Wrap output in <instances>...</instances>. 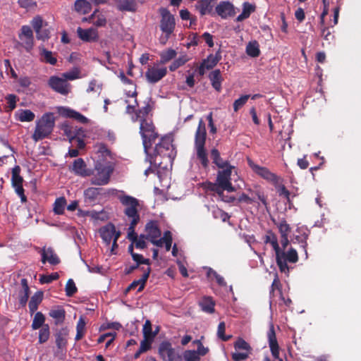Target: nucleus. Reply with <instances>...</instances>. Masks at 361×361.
<instances>
[{"mask_svg":"<svg viewBox=\"0 0 361 361\" xmlns=\"http://www.w3.org/2000/svg\"><path fill=\"white\" fill-rule=\"evenodd\" d=\"M183 359L185 361H200V357L195 350H185L182 356Z\"/></svg>","mask_w":361,"mask_h":361,"instance_id":"nucleus-52","label":"nucleus"},{"mask_svg":"<svg viewBox=\"0 0 361 361\" xmlns=\"http://www.w3.org/2000/svg\"><path fill=\"white\" fill-rule=\"evenodd\" d=\"M42 300H43V292L42 291H37V292L35 293V294L31 297L30 300L28 304L30 313L31 314H34L37 311L38 306L42 302Z\"/></svg>","mask_w":361,"mask_h":361,"instance_id":"nucleus-30","label":"nucleus"},{"mask_svg":"<svg viewBox=\"0 0 361 361\" xmlns=\"http://www.w3.org/2000/svg\"><path fill=\"white\" fill-rule=\"evenodd\" d=\"M59 278V275L57 272L51 273L49 275H41L39 278V282L42 284L50 283L54 281L57 280Z\"/></svg>","mask_w":361,"mask_h":361,"instance_id":"nucleus-59","label":"nucleus"},{"mask_svg":"<svg viewBox=\"0 0 361 361\" xmlns=\"http://www.w3.org/2000/svg\"><path fill=\"white\" fill-rule=\"evenodd\" d=\"M49 315L56 319V324H59L63 322L66 317V311L62 307H58L57 309L51 310L49 312Z\"/></svg>","mask_w":361,"mask_h":361,"instance_id":"nucleus-36","label":"nucleus"},{"mask_svg":"<svg viewBox=\"0 0 361 361\" xmlns=\"http://www.w3.org/2000/svg\"><path fill=\"white\" fill-rule=\"evenodd\" d=\"M203 187L205 190L209 191H212L216 192L217 195L222 194V190L221 188L219 187V184L216 183H212V182H205L203 183Z\"/></svg>","mask_w":361,"mask_h":361,"instance_id":"nucleus-57","label":"nucleus"},{"mask_svg":"<svg viewBox=\"0 0 361 361\" xmlns=\"http://www.w3.org/2000/svg\"><path fill=\"white\" fill-rule=\"evenodd\" d=\"M221 59V53L217 51L214 55L209 54L207 59L203 60L202 63L205 64L207 70H210L218 63Z\"/></svg>","mask_w":361,"mask_h":361,"instance_id":"nucleus-34","label":"nucleus"},{"mask_svg":"<svg viewBox=\"0 0 361 361\" xmlns=\"http://www.w3.org/2000/svg\"><path fill=\"white\" fill-rule=\"evenodd\" d=\"M71 171L75 175L82 177L89 176L92 174L91 171L87 169V165L82 158H78L73 161Z\"/></svg>","mask_w":361,"mask_h":361,"instance_id":"nucleus-22","label":"nucleus"},{"mask_svg":"<svg viewBox=\"0 0 361 361\" xmlns=\"http://www.w3.org/2000/svg\"><path fill=\"white\" fill-rule=\"evenodd\" d=\"M75 11L80 14H87L92 10L90 3L86 0H76L74 4Z\"/></svg>","mask_w":361,"mask_h":361,"instance_id":"nucleus-32","label":"nucleus"},{"mask_svg":"<svg viewBox=\"0 0 361 361\" xmlns=\"http://www.w3.org/2000/svg\"><path fill=\"white\" fill-rule=\"evenodd\" d=\"M225 331H226V324L224 322H221L218 325L217 336L223 341H228L231 338L232 336L225 335Z\"/></svg>","mask_w":361,"mask_h":361,"instance_id":"nucleus-55","label":"nucleus"},{"mask_svg":"<svg viewBox=\"0 0 361 361\" xmlns=\"http://www.w3.org/2000/svg\"><path fill=\"white\" fill-rule=\"evenodd\" d=\"M207 131L205 123L201 118L199 121L198 126L195 135V147L197 152V158L200 160L203 168L207 169L209 166V160L205 149Z\"/></svg>","mask_w":361,"mask_h":361,"instance_id":"nucleus-2","label":"nucleus"},{"mask_svg":"<svg viewBox=\"0 0 361 361\" xmlns=\"http://www.w3.org/2000/svg\"><path fill=\"white\" fill-rule=\"evenodd\" d=\"M188 61L189 59L187 55L181 56L172 62V63L169 67V70L171 71H175L179 67L183 66Z\"/></svg>","mask_w":361,"mask_h":361,"instance_id":"nucleus-46","label":"nucleus"},{"mask_svg":"<svg viewBox=\"0 0 361 361\" xmlns=\"http://www.w3.org/2000/svg\"><path fill=\"white\" fill-rule=\"evenodd\" d=\"M41 256L42 264L49 262L51 265H57L61 262L60 258L52 247H43L41 250Z\"/></svg>","mask_w":361,"mask_h":361,"instance_id":"nucleus-20","label":"nucleus"},{"mask_svg":"<svg viewBox=\"0 0 361 361\" xmlns=\"http://www.w3.org/2000/svg\"><path fill=\"white\" fill-rule=\"evenodd\" d=\"M161 16L159 27L162 32L172 34L176 27L174 16L166 8L161 7L159 9Z\"/></svg>","mask_w":361,"mask_h":361,"instance_id":"nucleus-8","label":"nucleus"},{"mask_svg":"<svg viewBox=\"0 0 361 361\" xmlns=\"http://www.w3.org/2000/svg\"><path fill=\"white\" fill-rule=\"evenodd\" d=\"M49 87L54 92L67 95L71 90V85L63 78L52 75L48 80Z\"/></svg>","mask_w":361,"mask_h":361,"instance_id":"nucleus-9","label":"nucleus"},{"mask_svg":"<svg viewBox=\"0 0 361 361\" xmlns=\"http://www.w3.org/2000/svg\"><path fill=\"white\" fill-rule=\"evenodd\" d=\"M61 130H63L64 135L67 136L69 141L72 142L76 138L78 134L79 133V130L81 129L77 130L72 126H69L68 123H64L61 125Z\"/></svg>","mask_w":361,"mask_h":361,"instance_id":"nucleus-35","label":"nucleus"},{"mask_svg":"<svg viewBox=\"0 0 361 361\" xmlns=\"http://www.w3.org/2000/svg\"><path fill=\"white\" fill-rule=\"evenodd\" d=\"M20 284L22 286V290L19 292V302L23 307H25L29 298L30 288L26 279H22Z\"/></svg>","mask_w":361,"mask_h":361,"instance_id":"nucleus-28","label":"nucleus"},{"mask_svg":"<svg viewBox=\"0 0 361 361\" xmlns=\"http://www.w3.org/2000/svg\"><path fill=\"white\" fill-rule=\"evenodd\" d=\"M176 51L173 49H169L166 51H163L160 53V63L165 64L174 59L176 56Z\"/></svg>","mask_w":361,"mask_h":361,"instance_id":"nucleus-45","label":"nucleus"},{"mask_svg":"<svg viewBox=\"0 0 361 361\" xmlns=\"http://www.w3.org/2000/svg\"><path fill=\"white\" fill-rule=\"evenodd\" d=\"M154 128L152 121L146 118L140 120V133L142 138L144 149L147 156H149V149L158 137V134L154 131Z\"/></svg>","mask_w":361,"mask_h":361,"instance_id":"nucleus-4","label":"nucleus"},{"mask_svg":"<svg viewBox=\"0 0 361 361\" xmlns=\"http://www.w3.org/2000/svg\"><path fill=\"white\" fill-rule=\"evenodd\" d=\"M233 169H234V166H228L226 169L219 170L217 173L216 182L223 190L228 192H233L235 190L231 182Z\"/></svg>","mask_w":361,"mask_h":361,"instance_id":"nucleus-10","label":"nucleus"},{"mask_svg":"<svg viewBox=\"0 0 361 361\" xmlns=\"http://www.w3.org/2000/svg\"><path fill=\"white\" fill-rule=\"evenodd\" d=\"M256 6L249 2H244L243 4V12L236 18V21L241 22L250 17L252 13L255 12Z\"/></svg>","mask_w":361,"mask_h":361,"instance_id":"nucleus-31","label":"nucleus"},{"mask_svg":"<svg viewBox=\"0 0 361 361\" xmlns=\"http://www.w3.org/2000/svg\"><path fill=\"white\" fill-rule=\"evenodd\" d=\"M112 172L113 168L111 166L97 163L94 166V172L92 173L93 176L90 180L91 184L95 185H106L109 182Z\"/></svg>","mask_w":361,"mask_h":361,"instance_id":"nucleus-5","label":"nucleus"},{"mask_svg":"<svg viewBox=\"0 0 361 361\" xmlns=\"http://www.w3.org/2000/svg\"><path fill=\"white\" fill-rule=\"evenodd\" d=\"M307 238H308V235L307 233H304L300 235H296L293 239L294 243H297L300 245V247L304 250L306 256L307 255Z\"/></svg>","mask_w":361,"mask_h":361,"instance_id":"nucleus-50","label":"nucleus"},{"mask_svg":"<svg viewBox=\"0 0 361 361\" xmlns=\"http://www.w3.org/2000/svg\"><path fill=\"white\" fill-rule=\"evenodd\" d=\"M267 338L270 350L273 357L275 359H279L280 361H282V360L279 358V346L273 324H271L267 332Z\"/></svg>","mask_w":361,"mask_h":361,"instance_id":"nucleus-18","label":"nucleus"},{"mask_svg":"<svg viewBox=\"0 0 361 361\" xmlns=\"http://www.w3.org/2000/svg\"><path fill=\"white\" fill-rule=\"evenodd\" d=\"M121 203L126 207L124 214L132 220L140 221V215L138 214L137 207L139 206L138 200L130 195H123L119 197Z\"/></svg>","mask_w":361,"mask_h":361,"instance_id":"nucleus-7","label":"nucleus"},{"mask_svg":"<svg viewBox=\"0 0 361 361\" xmlns=\"http://www.w3.org/2000/svg\"><path fill=\"white\" fill-rule=\"evenodd\" d=\"M248 164L252 171L262 178L274 185L279 183V177L276 174L272 173L268 168L260 166L255 164L250 159H248Z\"/></svg>","mask_w":361,"mask_h":361,"instance_id":"nucleus-12","label":"nucleus"},{"mask_svg":"<svg viewBox=\"0 0 361 361\" xmlns=\"http://www.w3.org/2000/svg\"><path fill=\"white\" fill-rule=\"evenodd\" d=\"M140 270L143 271L142 277L138 280L133 281L125 290V293L127 294L130 290H134L137 286H139L137 292H141L145 286L149 276L151 272V267H147L146 269L144 267L140 268Z\"/></svg>","mask_w":361,"mask_h":361,"instance_id":"nucleus-17","label":"nucleus"},{"mask_svg":"<svg viewBox=\"0 0 361 361\" xmlns=\"http://www.w3.org/2000/svg\"><path fill=\"white\" fill-rule=\"evenodd\" d=\"M102 188H88L84 191V196L90 202H94L100 195Z\"/></svg>","mask_w":361,"mask_h":361,"instance_id":"nucleus-41","label":"nucleus"},{"mask_svg":"<svg viewBox=\"0 0 361 361\" xmlns=\"http://www.w3.org/2000/svg\"><path fill=\"white\" fill-rule=\"evenodd\" d=\"M209 78L213 88L218 92H220L221 90V82L223 81L220 70L216 69L212 71L209 75Z\"/></svg>","mask_w":361,"mask_h":361,"instance_id":"nucleus-27","label":"nucleus"},{"mask_svg":"<svg viewBox=\"0 0 361 361\" xmlns=\"http://www.w3.org/2000/svg\"><path fill=\"white\" fill-rule=\"evenodd\" d=\"M116 8L120 11H135V0H115Z\"/></svg>","mask_w":361,"mask_h":361,"instance_id":"nucleus-29","label":"nucleus"},{"mask_svg":"<svg viewBox=\"0 0 361 361\" xmlns=\"http://www.w3.org/2000/svg\"><path fill=\"white\" fill-rule=\"evenodd\" d=\"M210 157L212 160V163L219 169H224L228 166H232L228 160H224L221 158L219 151L216 148H213L211 150Z\"/></svg>","mask_w":361,"mask_h":361,"instance_id":"nucleus-25","label":"nucleus"},{"mask_svg":"<svg viewBox=\"0 0 361 361\" xmlns=\"http://www.w3.org/2000/svg\"><path fill=\"white\" fill-rule=\"evenodd\" d=\"M234 348L235 350H243L250 353L252 350V348L250 344L242 338H238L234 343Z\"/></svg>","mask_w":361,"mask_h":361,"instance_id":"nucleus-49","label":"nucleus"},{"mask_svg":"<svg viewBox=\"0 0 361 361\" xmlns=\"http://www.w3.org/2000/svg\"><path fill=\"white\" fill-rule=\"evenodd\" d=\"M276 264L281 272L288 274L289 267L287 262L290 263H296L298 261V255L295 249L290 248L288 252L282 251L280 248L279 252L276 254Z\"/></svg>","mask_w":361,"mask_h":361,"instance_id":"nucleus-6","label":"nucleus"},{"mask_svg":"<svg viewBox=\"0 0 361 361\" xmlns=\"http://www.w3.org/2000/svg\"><path fill=\"white\" fill-rule=\"evenodd\" d=\"M50 336L49 326L45 324L40 329L39 331V343H44L47 342Z\"/></svg>","mask_w":361,"mask_h":361,"instance_id":"nucleus-51","label":"nucleus"},{"mask_svg":"<svg viewBox=\"0 0 361 361\" xmlns=\"http://www.w3.org/2000/svg\"><path fill=\"white\" fill-rule=\"evenodd\" d=\"M159 353L161 357L167 361H182V356L172 348L171 343L169 341L160 344Z\"/></svg>","mask_w":361,"mask_h":361,"instance_id":"nucleus-13","label":"nucleus"},{"mask_svg":"<svg viewBox=\"0 0 361 361\" xmlns=\"http://www.w3.org/2000/svg\"><path fill=\"white\" fill-rule=\"evenodd\" d=\"M246 54L252 58L258 57L260 54L259 43L254 40L250 42L246 46Z\"/></svg>","mask_w":361,"mask_h":361,"instance_id":"nucleus-37","label":"nucleus"},{"mask_svg":"<svg viewBox=\"0 0 361 361\" xmlns=\"http://www.w3.org/2000/svg\"><path fill=\"white\" fill-rule=\"evenodd\" d=\"M69 330L67 327H63L58 330L55 334L56 345L59 350H63L66 348L68 343V336Z\"/></svg>","mask_w":361,"mask_h":361,"instance_id":"nucleus-24","label":"nucleus"},{"mask_svg":"<svg viewBox=\"0 0 361 361\" xmlns=\"http://www.w3.org/2000/svg\"><path fill=\"white\" fill-rule=\"evenodd\" d=\"M201 310L209 314H212L215 311V301L211 296H204L198 302Z\"/></svg>","mask_w":361,"mask_h":361,"instance_id":"nucleus-26","label":"nucleus"},{"mask_svg":"<svg viewBox=\"0 0 361 361\" xmlns=\"http://www.w3.org/2000/svg\"><path fill=\"white\" fill-rule=\"evenodd\" d=\"M216 3L217 0H198L195 8L202 16L206 15L214 16H215L214 8H215Z\"/></svg>","mask_w":361,"mask_h":361,"instance_id":"nucleus-16","label":"nucleus"},{"mask_svg":"<svg viewBox=\"0 0 361 361\" xmlns=\"http://www.w3.org/2000/svg\"><path fill=\"white\" fill-rule=\"evenodd\" d=\"M264 242L266 244H271L276 254L279 252L280 247L278 243L277 236L271 231L269 230L267 232V234L264 238Z\"/></svg>","mask_w":361,"mask_h":361,"instance_id":"nucleus-33","label":"nucleus"},{"mask_svg":"<svg viewBox=\"0 0 361 361\" xmlns=\"http://www.w3.org/2000/svg\"><path fill=\"white\" fill-rule=\"evenodd\" d=\"M132 258L139 266L140 264H146L147 265V267H150V260L149 259L144 258V257L142 255L137 253L133 254Z\"/></svg>","mask_w":361,"mask_h":361,"instance_id":"nucleus-63","label":"nucleus"},{"mask_svg":"<svg viewBox=\"0 0 361 361\" xmlns=\"http://www.w3.org/2000/svg\"><path fill=\"white\" fill-rule=\"evenodd\" d=\"M250 95L245 94L241 96L238 99L235 100L233 103V110L237 112L242 106H243L250 98Z\"/></svg>","mask_w":361,"mask_h":361,"instance_id":"nucleus-60","label":"nucleus"},{"mask_svg":"<svg viewBox=\"0 0 361 361\" xmlns=\"http://www.w3.org/2000/svg\"><path fill=\"white\" fill-rule=\"evenodd\" d=\"M66 205V200L64 197L56 198L54 203V212L58 215L63 214L65 211Z\"/></svg>","mask_w":361,"mask_h":361,"instance_id":"nucleus-40","label":"nucleus"},{"mask_svg":"<svg viewBox=\"0 0 361 361\" xmlns=\"http://www.w3.org/2000/svg\"><path fill=\"white\" fill-rule=\"evenodd\" d=\"M85 321L82 317H80L76 325V335H75V341H78L81 340L85 334Z\"/></svg>","mask_w":361,"mask_h":361,"instance_id":"nucleus-42","label":"nucleus"},{"mask_svg":"<svg viewBox=\"0 0 361 361\" xmlns=\"http://www.w3.org/2000/svg\"><path fill=\"white\" fill-rule=\"evenodd\" d=\"M55 126V117L53 113L44 114L42 117L36 121L35 131L32 139L38 142L48 137L53 132Z\"/></svg>","mask_w":361,"mask_h":361,"instance_id":"nucleus-1","label":"nucleus"},{"mask_svg":"<svg viewBox=\"0 0 361 361\" xmlns=\"http://www.w3.org/2000/svg\"><path fill=\"white\" fill-rule=\"evenodd\" d=\"M31 25L35 32H39L44 25H47V23L44 22L42 18L39 16H35L31 21Z\"/></svg>","mask_w":361,"mask_h":361,"instance_id":"nucleus-56","label":"nucleus"},{"mask_svg":"<svg viewBox=\"0 0 361 361\" xmlns=\"http://www.w3.org/2000/svg\"><path fill=\"white\" fill-rule=\"evenodd\" d=\"M80 71L78 69H74L72 71L63 73L62 74L63 78L67 81L73 80L75 79L79 78Z\"/></svg>","mask_w":361,"mask_h":361,"instance_id":"nucleus-64","label":"nucleus"},{"mask_svg":"<svg viewBox=\"0 0 361 361\" xmlns=\"http://www.w3.org/2000/svg\"><path fill=\"white\" fill-rule=\"evenodd\" d=\"M77 33L79 38L83 42H95L99 39V35L97 29L90 27L88 29H83L78 27Z\"/></svg>","mask_w":361,"mask_h":361,"instance_id":"nucleus-19","label":"nucleus"},{"mask_svg":"<svg viewBox=\"0 0 361 361\" xmlns=\"http://www.w3.org/2000/svg\"><path fill=\"white\" fill-rule=\"evenodd\" d=\"M139 221H140L131 220L128 227V238L133 243H134L138 238L137 235L135 231V228Z\"/></svg>","mask_w":361,"mask_h":361,"instance_id":"nucleus-54","label":"nucleus"},{"mask_svg":"<svg viewBox=\"0 0 361 361\" xmlns=\"http://www.w3.org/2000/svg\"><path fill=\"white\" fill-rule=\"evenodd\" d=\"M21 169L20 166L16 165L12 169V176H11V185H23V178L20 176Z\"/></svg>","mask_w":361,"mask_h":361,"instance_id":"nucleus-39","label":"nucleus"},{"mask_svg":"<svg viewBox=\"0 0 361 361\" xmlns=\"http://www.w3.org/2000/svg\"><path fill=\"white\" fill-rule=\"evenodd\" d=\"M41 61L51 65H56L57 59L51 51L42 48L40 51Z\"/></svg>","mask_w":361,"mask_h":361,"instance_id":"nucleus-38","label":"nucleus"},{"mask_svg":"<svg viewBox=\"0 0 361 361\" xmlns=\"http://www.w3.org/2000/svg\"><path fill=\"white\" fill-rule=\"evenodd\" d=\"M143 336L145 338H151V340H154V337L157 335V332H153L152 329V324L149 320H146L144 326H143Z\"/></svg>","mask_w":361,"mask_h":361,"instance_id":"nucleus-48","label":"nucleus"},{"mask_svg":"<svg viewBox=\"0 0 361 361\" xmlns=\"http://www.w3.org/2000/svg\"><path fill=\"white\" fill-rule=\"evenodd\" d=\"M117 233L118 231L116 230L115 226L111 223H109L99 229L100 236L107 245H110L111 240L115 238Z\"/></svg>","mask_w":361,"mask_h":361,"instance_id":"nucleus-21","label":"nucleus"},{"mask_svg":"<svg viewBox=\"0 0 361 361\" xmlns=\"http://www.w3.org/2000/svg\"><path fill=\"white\" fill-rule=\"evenodd\" d=\"M66 294L68 297L73 296L75 293H77L78 288L75 284V282L73 279H70L68 280L66 285Z\"/></svg>","mask_w":361,"mask_h":361,"instance_id":"nucleus-58","label":"nucleus"},{"mask_svg":"<svg viewBox=\"0 0 361 361\" xmlns=\"http://www.w3.org/2000/svg\"><path fill=\"white\" fill-rule=\"evenodd\" d=\"M18 119L21 122H30L35 119V114L29 109H20L18 111Z\"/></svg>","mask_w":361,"mask_h":361,"instance_id":"nucleus-44","label":"nucleus"},{"mask_svg":"<svg viewBox=\"0 0 361 361\" xmlns=\"http://www.w3.org/2000/svg\"><path fill=\"white\" fill-rule=\"evenodd\" d=\"M150 111L151 106L149 104H147L145 106L136 111V119L140 118L141 120L146 118Z\"/></svg>","mask_w":361,"mask_h":361,"instance_id":"nucleus-62","label":"nucleus"},{"mask_svg":"<svg viewBox=\"0 0 361 361\" xmlns=\"http://www.w3.org/2000/svg\"><path fill=\"white\" fill-rule=\"evenodd\" d=\"M213 215L215 219H221L223 222H226L230 219V215L222 209L217 208L213 211Z\"/></svg>","mask_w":361,"mask_h":361,"instance_id":"nucleus-61","label":"nucleus"},{"mask_svg":"<svg viewBox=\"0 0 361 361\" xmlns=\"http://www.w3.org/2000/svg\"><path fill=\"white\" fill-rule=\"evenodd\" d=\"M158 155L163 157H167L170 161L175 158L176 151L172 144V140L170 137H162L160 142L156 145L154 154H149V156H146L145 160L146 161L149 162L152 165L153 163L155 164V157Z\"/></svg>","mask_w":361,"mask_h":361,"instance_id":"nucleus-3","label":"nucleus"},{"mask_svg":"<svg viewBox=\"0 0 361 361\" xmlns=\"http://www.w3.org/2000/svg\"><path fill=\"white\" fill-rule=\"evenodd\" d=\"M66 111V116L67 117L75 118L82 123H86L87 122V118L80 113L70 109H67Z\"/></svg>","mask_w":361,"mask_h":361,"instance_id":"nucleus-47","label":"nucleus"},{"mask_svg":"<svg viewBox=\"0 0 361 361\" xmlns=\"http://www.w3.org/2000/svg\"><path fill=\"white\" fill-rule=\"evenodd\" d=\"M18 38L21 41L19 45L23 47L27 52H30L34 47L33 32L29 25H23Z\"/></svg>","mask_w":361,"mask_h":361,"instance_id":"nucleus-11","label":"nucleus"},{"mask_svg":"<svg viewBox=\"0 0 361 361\" xmlns=\"http://www.w3.org/2000/svg\"><path fill=\"white\" fill-rule=\"evenodd\" d=\"M145 239L149 241L154 238H159L161 232L157 221H150L145 226Z\"/></svg>","mask_w":361,"mask_h":361,"instance_id":"nucleus-23","label":"nucleus"},{"mask_svg":"<svg viewBox=\"0 0 361 361\" xmlns=\"http://www.w3.org/2000/svg\"><path fill=\"white\" fill-rule=\"evenodd\" d=\"M277 227L279 230V233H281V236H286L288 235L290 232V227L287 221L283 219L280 221L279 224H277Z\"/></svg>","mask_w":361,"mask_h":361,"instance_id":"nucleus-53","label":"nucleus"},{"mask_svg":"<svg viewBox=\"0 0 361 361\" xmlns=\"http://www.w3.org/2000/svg\"><path fill=\"white\" fill-rule=\"evenodd\" d=\"M216 14L223 19H226L229 16H233L235 14L233 4L228 1H221L219 4L216 3L215 7Z\"/></svg>","mask_w":361,"mask_h":361,"instance_id":"nucleus-15","label":"nucleus"},{"mask_svg":"<svg viewBox=\"0 0 361 361\" xmlns=\"http://www.w3.org/2000/svg\"><path fill=\"white\" fill-rule=\"evenodd\" d=\"M44 322L45 316L41 312H36L32 320V329L37 330L42 328V326L45 325Z\"/></svg>","mask_w":361,"mask_h":361,"instance_id":"nucleus-43","label":"nucleus"},{"mask_svg":"<svg viewBox=\"0 0 361 361\" xmlns=\"http://www.w3.org/2000/svg\"><path fill=\"white\" fill-rule=\"evenodd\" d=\"M166 74L167 68L166 67L149 66L145 72V78L148 82L154 84L164 78Z\"/></svg>","mask_w":361,"mask_h":361,"instance_id":"nucleus-14","label":"nucleus"}]
</instances>
